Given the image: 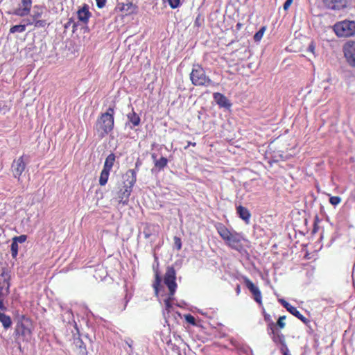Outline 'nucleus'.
<instances>
[{"label": "nucleus", "instance_id": "obj_1", "mask_svg": "<svg viewBox=\"0 0 355 355\" xmlns=\"http://www.w3.org/2000/svg\"><path fill=\"white\" fill-rule=\"evenodd\" d=\"M123 187L118 191L116 198L119 202L126 205L129 201V197L132 191V188L136 182V171L128 170L125 173Z\"/></svg>", "mask_w": 355, "mask_h": 355}, {"label": "nucleus", "instance_id": "obj_2", "mask_svg": "<svg viewBox=\"0 0 355 355\" xmlns=\"http://www.w3.org/2000/svg\"><path fill=\"white\" fill-rule=\"evenodd\" d=\"M114 108L110 107L105 113L101 114L98 118L95 130L101 138L104 137L113 130L114 124Z\"/></svg>", "mask_w": 355, "mask_h": 355}, {"label": "nucleus", "instance_id": "obj_3", "mask_svg": "<svg viewBox=\"0 0 355 355\" xmlns=\"http://www.w3.org/2000/svg\"><path fill=\"white\" fill-rule=\"evenodd\" d=\"M176 272L173 267L168 266L166 268L164 277V283L169 291L168 297L164 300L165 310L170 312L172 308L171 301L173 300V295L176 291Z\"/></svg>", "mask_w": 355, "mask_h": 355}, {"label": "nucleus", "instance_id": "obj_4", "mask_svg": "<svg viewBox=\"0 0 355 355\" xmlns=\"http://www.w3.org/2000/svg\"><path fill=\"white\" fill-rule=\"evenodd\" d=\"M33 325L31 320L22 315L18 318L15 326V334L16 339L21 338L24 341H28L32 336Z\"/></svg>", "mask_w": 355, "mask_h": 355}, {"label": "nucleus", "instance_id": "obj_5", "mask_svg": "<svg viewBox=\"0 0 355 355\" xmlns=\"http://www.w3.org/2000/svg\"><path fill=\"white\" fill-rule=\"evenodd\" d=\"M223 241L231 249L241 252L243 250V241L244 238L240 233L234 230L223 229Z\"/></svg>", "mask_w": 355, "mask_h": 355}, {"label": "nucleus", "instance_id": "obj_6", "mask_svg": "<svg viewBox=\"0 0 355 355\" xmlns=\"http://www.w3.org/2000/svg\"><path fill=\"white\" fill-rule=\"evenodd\" d=\"M10 272L6 268L1 269L0 274V310L5 311L4 300L10 293Z\"/></svg>", "mask_w": 355, "mask_h": 355}, {"label": "nucleus", "instance_id": "obj_7", "mask_svg": "<svg viewBox=\"0 0 355 355\" xmlns=\"http://www.w3.org/2000/svg\"><path fill=\"white\" fill-rule=\"evenodd\" d=\"M334 31L340 37H348L355 35V21L344 20L334 26Z\"/></svg>", "mask_w": 355, "mask_h": 355}, {"label": "nucleus", "instance_id": "obj_8", "mask_svg": "<svg viewBox=\"0 0 355 355\" xmlns=\"http://www.w3.org/2000/svg\"><path fill=\"white\" fill-rule=\"evenodd\" d=\"M190 79L196 86H207L211 82L204 69L198 64L193 65L190 73Z\"/></svg>", "mask_w": 355, "mask_h": 355}, {"label": "nucleus", "instance_id": "obj_9", "mask_svg": "<svg viewBox=\"0 0 355 355\" xmlns=\"http://www.w3.org/2000/svg\"><path fill=\"white\" fill-rule=\"evenodd\" d=\"M26 160H28V157L22 155L17 159H15L11 165V171L13 177L20 181V176L24 171L26 166Z\"/></svg>", "mask_w": 355, "mask_h": 355}, {"label": "nucleus", "instance_id": "obj_10", "mask_svg": "<svg viewBox=\"0 0 355 355\" xmlns=\"http://www.w3.org/2000/svg\"><path fill=\"white\" fill-rule=\"evenodd\" d=\"M32 0H21L18 7L15 8L12 14L19 17L27 16L31 11Z\"/></svg>", "mask_w": 355, "mask_h": 355}, {"label": "nucleus", "instance_id": "obj_11", "mask_svg": "<svg viewBox=\"0 0 355 355\" xmlns=\"http://www.w3.org/2000/svg\"><path fill=\"white\" fill-rule=\"evenodd\" d=\"M344 53L348 64L355 67V42H349L345 44Z\"/></svg>", "mask_w": 355, "mask_h": 355}, {"label": "nucleus", "instance_id": "obj_12", "mask_svg": "<svg viewBox=\"0 0 355 355\" xmlns=\"http://www.w3.org/2000/svg\"><path fill=\"white\" fill-rule=\"evenodd\" d=\"M279 302L292 315L297 318L304 324H308L309 320L305 318L303 315H302L300 311L294 306L291 305L288 302H286L284 299H279Z\"/></svg>", "mask_w": 355, "mask_h": 355}, {"label": "nucleus", "instance_id": "obj_13", "mask_svg": "<svg viewBox=\"0 0 355 355\" xmlns=\"http://www.w3.org/2000/svg\"><path fill=\"white\" fill-rule=\"evenodd\" d=\"M246 287L249 289L253 295L254 300L259 304H262V295L259 288L252 283L249 279H244Z\"/></svg>", "mask_w": 355, "mask_h": 355}, {"label": "nucleus", "instance_id": "obj_14", "mask_svg": "<svg viewBox=\"0 0 355 355\" xmlns=\"http://www.w3.org/2000/svg\"><path fill=\"white\" fill-rule=\"evenodd\" d=\"M325 6L331 10H341L347 6L348 0H323Z\"/></svg>", "mask_w": 355, "mask_h": 355}, {"label": "nucleus", "instance_id": "obj_15", "mask_svg": "<svg viewBox=\"0 0 355 355\" xmlns=\"http://www.w3.org/2000/svg\"><path fill=\"white\" fill-rule=\"evenodd\" d=\"M128 122L125 124L129 125L130 129H133L134 127L138 126L140 124L141 119L139 116L134 111V108L132 107V110L127 114Z\"/></svg>", "mask_w": 355, "mask_h": 355}, {"label": "nucleus", "instance_id": "obj_16", "mask_svg": "<svg viewBox=\"0 0 355 355\" xmlns=\"http://www.w3.org/2000/svg\"><path fill=\"white\" fill-rule=\"evenodd\" d=\"M78 19L83 24H87L90 17L91 12L89 10V6L87 4L78 10L77 12Z\"/></svg>", "mask_w": 355, "mask_h": 355}, {"label": "nucleus", "instance_id": "obj_17", "mask_svg": "<svg viewBox=\"0 0 355 355\" xmlns=\"http://www.w3.org/2000/svg\"><path fill=\"white\" fill-rule=\"evenodd\" d=\"M168 164V159L164 157H161L154 163V167L151 169V173L157 174L162 171Z\"/></svg>", "mask_w": 355, "mask_h": 355}, {"label": "nucleus", "instance_id": "obj_18", "mask_svg": "<svg viewBox=\"0 0 355 355\" xmlns=\"http://www.w3.org/2000/svg\"><path fill=\"white\" fill-rule=\"evenodd\" d=\"M236 213L237 214L239 215V216L243 220L245 221V223L246 224H249L250 223V217H251V214L250 212V211L241 206V205H239L236 207Z\"/></svg>", "mask_w": 355, "mask_h": 355}, {"label": "nucleus", "instance_id": "obj_19", "mask_svg": "<svg viewBox=\"0 0 355 355\" xmlns=\"http://www.w3.org/2000/svg\"><path fill=\"white\" fill-rule=\"evenodd\" d=\"M156 232V226L153 224L146 223L144 227L143 234L145 239H149L152 235Z\"/></svg>", "mask_w": 355, "mask_h": 355}, {"label": "nucleus", "instance_id": "obj_20", "mask_svg": "<svg viewBox=\"0 0 355 355\" xmlns=\"http://www.w3.org/2000/svg\"><path fill=\"white\" fill-rule=\"evenodd\" d=\"M0 322L5 330L11 327L12 322L11 318L4 313L0 312Z\"/></svg>", "mask_w": 355, "mask_h": 355}, {"label": "nucleus", "instance_id": "obj_21", "mask_svg": "<svg viewBox=\"0 0 355 355\" xmlns=\"http://www.w3.org/2000/svg\"><path fill=\"white\" fill-rule=\"evenodd\" d=\"M116 156L114 153H110L105 159L103 168L111 171L114 164Z\"/></svg>", "mask_w": 355, "mask_h": 355}, {"label": "nucleus", "instance_id": "obj_22", "mask_svg": "<svg viewBox=\"0 0 355 355\" xmlns=\"http://www.w3.org/2000/svg\"><path fill=\"white\" fill-rule=\"evenodd\" d=\"M110 171L107 170L105 168H103L100 178H99V184L101 186H105L108 180L109 175H110Z\"/></svg>", "mask_w": 355, "mask_h": 355}, {"label": "nucleus", "instance_id": "obj_23", "mask_svg": "<svg viewBox=\"0 0 355 355\" xmlns=\"http://www.w3.org/2000/svg\"><path fill=\"white\" fill-rule=\"evenodd\" d=\"M44 8L39 6H35L33 10V12L31 15V17L33 19V21L39 19L43 14Z\"/></svg>", "mask_w": 355, "mask_h": 355}, {"label": "nucleus", "instance_id": "obj_24", "mask_svg": "<svg viewBox=\"0 0 355 355\" xmlns=\"http://www.w3.org/2000/svg\"><path fill=\"white\" fill-rule=\"evenodd\" d=\"M155 282H154V283L153 284V288L155 290V293L157 296L159 291V287H162V286L161 285L162 278L159 276V274L158 271L155 272Z\"/></svg>", "mask_w": 355, "mask_h": 355}, {"label": "nucleus", "instance_id": "obj_25", "mask_svg": "<svg viewBox=\"0 0 355 355\" xmlns=\"http://www.w3.org/2000/svg\"><path fill=\"white\" fill-rule=\"evenodd\" d=\"M272 340L275 343H280L282 345V343H284L285 337L281 333H275L272 334Z\"/></svg>", "mask_w": 355, "mask_h": 355}, {"label": "nucleus", "instance_id": "obj_26", "mask_svg": "<svg viewBox=\"0 0 355 355\" xmlns=\"http://www.w3.org/2000/svg\"><path fill=\"white\" fill-rule=\"evenodd\" d=\"M26 24L15 25L10 28V33H23L26 31Z\"/></svg>", "mask_w": 355, "mask_h": 355}, {"label": "nucleus", "instance_id": "obj_27", "mask_svg": "<svg viewBox=\"0 0 355 355\" xmlns=\"http://www.w3.org/2000/svg\"><path fill=\"white\" fill-rule=\"evenodd\" d=\"M266 30V26H262L259 31H257L254 35V40L256 42H260L262 39L263 34Z\"/></svg>", "mask_w": 355, "mask_h": 355}, {"label": "nucleus", "instance_id": "obj_28", "mask_svg": "<svg viewBox=\"0 0 355 355\" xmlns=\"http://www.w3.org/2000/svg\"><path fill=\"white\" fill-rule=\"evenodd\" d=\"M18 244L15 241L12 240V242L10 245L11 254L13 259H16L18 254Z\"/></svg>", "mask_w": 355, "mask_h": 355}, {"label": "nucleus", "instance_id": "obj_29", "mask_svg": "<svg viewBox=\"0 0 355 355\" xmlns=\"http://www.w3.org/2000/svg\"><path fill=\"white\" fill-rule=\"evenodd\" d=\"M35 22V28H44L46 25H49L46 20L45 19H37L33 21Z\"/></svg>", "mask_w": 355, "mask_h": 355}, {"label": "nucleus", "instance_id": "obj_30", "mask_svg": "<svg viewBox=\"0 0 355 355\" xmlns=\"http://www.w3.org/2000/svg\"><path fill=\"white\" fill-rule=\"evenodd\" d=\"M286 320V316H280L276 323V325L278 326L280 329H284L286 326V323L284 320Z\"/></svg>", "mask_w": 355, "mask_h": 355}, {"label": "nucleus", "instance_id": "obj_31", "mask_svg": "<svg viewBox=\"0 0 355 355\" xmlns=\"http://www.w3.org/2000/svg\"><path fill=\"white\" fill-rule=\"evenodd\" d=\"M214 101L217 103V104L222 107V94L216 92L214 94Z\"/></svg>", "mask_w": 355, "mask_h": 355}, {"label": "nucleus", "instance_id": "obj_32", "mask_svg": "<svg viewBox=\"0 0 355 355\" xmlns=\"http://www.w3.org/2000/svg\"><path fill=\"white\" fill-rule=\"evenodd\" d=\"M27 239L26 235H20L19 236H15L12 240L15 241L16 243H24Z\"/></svg>", "mask_w": 355, "mask_h": 355}, {"label": "nucleus", "instance_id": "obj_33", "mask_svg": "<svg viewBox=\"0 0 355 355\" xmlns=\"http://www.w3.org/2000/svg\"><path fill=\"white\" fill-rule=\"evenodd\" d=\"M171 8L175 9L180 5V0H167Z\"/></svg>", "mask_w": 355, "mask_h": 355}, {"label": "nucleus", "instance_id": "obj_34", "mask_svg": "<svg viewBox=\"0 0 355 355\" xmlns=\"http://www.w3.org/2000/svg\"><path fill=\"white\" fill-rule=\"evenodd\" d=\"M341 201V198L339 196H331L329 198V202L332 205H337Z\"/></svg>", "mask_w": 355, "mask_h": 355}, {"label": "nucleus", "instance_id": "obj_35", "mask_svg": "<svg viewBox=\"0 0 355 355\" xmlns=\"http://www.w3.org/2000/svg\"><path fill=\"white\" fill-rule=\"evenodd\" d=\"M184 318L186 320V321L191 324H193V325H195L196 324V319L195 318L191 315V314H187V315H184Z\"/></svg>", "mask_w": 355, "mask_h": 355}, {"label": "nucleus", "instance_id": "obj_36", "mask_svg": "<svg viewBox=\"0 0 355 355\" xmlns=\"http://www.w3.org/2000/svg\"><path fill=\"white\" fill-rule=\"evenodd\" d=\"M174 245L175 246V248H177V250H180L182 248V241H181V239L178 237V236H175L174 237Z\"/></svg>", "mask_w": 355, "mask_h": 355}, {"label": "nucleus", "instance_id": "obj_37", "mask_svg": "<svg viewBox=\"0 0 355 355\" xmlns=\"http://www.w3.org/2000/svg\"><path fill=\"white\" fill-rule=\"evenodd\" d=\"M282 347L280 349V351L283 355L289 354V349L286 345V341L284 343H282Z\"/></svg>", "mask_w": 355, "mask_h": 355}, {"label": "nucleus", "instance_id": "obj_38", "mask_svg": "<svg viewBox=\"0 0 355 355\" xmlns=\"http://www.w3.org/2000/svg\"><path fill=\"white\" fill-rule=\"evenodd\" d=\"M268 329L270 331L269 334H274L275 333V327L277 326L272 321L268 322Z\"/></svg>", "mask_w": 355, "mask_h": 355}, {"label": "nucleus", "instance_id": "obj_39", "mask_svg": "<svg viewBox=\"0 0 355 355\" xmlns=\"http://www.w3.org/2000/svg\"><path fill=\"white\" fill-rule=\"evenodd\" d=\"M125 343L128 345V347L130 348V350L128 351V353H132V344H133V340L131 339V338H126L125 340Z\"/></svg>", "mask_w": 355, "mask_h": 355}, {"label": "nucleus", "instance_id": "obj_40", "mask_svg": "<svg viewBox=\"0 0 355 355\" xmlns=\"http://www.w3.org/2000/svg\"><path fill=\"white\" fill-rule=\"evenodd\" d=\"M107 0H96V6L98 8H103L106 3Z\"/></svg>", "mask_w": 355, "mask_h": 355}, {"label": "nucleus", "instance_id": "obj_41", "mask_svg": "<svg viewBox=\"0 0 355 355\" xmlns=\"http://www.w3.org/2000/svg\"><path fill=\"white\" fill-rule=\"evenodd\" d=\"M231 105L232 104L230 103L229 100L223 96V108L229 110Z\"/></svg>", "mask_w": 355, "mask_h": 355}, {"label": "nucleus", "instance_id": "obj_42", "mask_svg": "<svg viewBox=\"0 0 355 355\" xmlns=\"http://www.w3.org/2000/svg\"><path fill=\"white\" fill-rule=\"evenodd\" d=\"M293 0H286V2L284 4V9L285 10H287L289 7L291 6V3H293Z\"/></svg>", "mask_w": 355, "mask_h": 355}, {"label": "nucleus", "instance_id": "obj_43", "mask_svg": "<svg viewBox=\"0 0 355 355\" xmlns=\"http://www.w3.org/2000/svg\"><path fill=\"white\" fill-rule=\"evenodd\" d=\"M264 320L267 322H270L272 321V319H271L270 315L269 314H268V313H264Z\"/></svg>", "mask_w": 355, "mask_h": 355}, {"label": "nucleus", "instance_id": "obj_44", "mask_svg": "<svg viewBox=\"0 0 355 355\" xmlns=\"http://www.w3.org/2000/svg\"><path fill=\"white\" fill-rule=\"evenodd\" d=\"M33 24L35 26V22H33V19L31 18V19H28L26 21V25H32Z\"/></svg>", "mask_w": 355, "mask_h": 355}, {"label": "nucleus", "instance_id": "obj_45", "mask_svg": "<svg viewBox=\"0 0 355 355\" xmlns=\"http://www.w3.org/2000/svg\"><path fill=\"white\" fill-rule=\"evenodd\" d=\"M151 157L153 159V163H155V161H157L158 159H157V155L155 153H152Z\"/></svg>", "mask_w": 355, "mask_h": 355}, {"label": "nucleus", "instance_id": "obj_46", "mask_svg": "<svg viewBox=\"0 0 355 355\" xmlns=\"http://www.w3.org/2000/svg\"><path fill=\"white\" fill-rule=\"evenodd\" d=\"M126 6H127L128 7H132V3H128ZM128 8H128L126 9V10H128ZM121 10H125V6H124L121 8Z\"/></svg>", "mask_w": 355, "mask_h": 355}, {"label": "nucleus", "instance_id": "obj_47", "mask_svg": "<svg viewBox=\"0 0 355 355\" xmlns=\"http://www.w3.org/2000/svg\"><path fill=\"white\" fill-rule=\"evenodd\" d=\"M140 163L139 162H137L135 164V169H134L136 172L138 171V168L139 166Z\"/></svg>", "mask_w": 355, "mask_h": 355}, {"label": "nucleus", "instance_id": "obj_48", "mask_svg": "<svg viewBox=\"0 0 355 355\" xmlns=\"http://www.w3.org/2000/svg\"><path fill=\"white\" fill-rule=\"evenodd\" d=\"M236 293L239 295L240 293V291H241V287L239 285H237L236 286Z\"/></svg>", "mask_w": 355, "mask_h": 355}, {"label": "nucleus", "instance_id": "obj_49", "mask_svg": "<svg viewBox=\"0 0 355 355\" xmlns=\"http://www.w3.org/2000/svg\"><path fill=\"white\" fill-rule=\"evenodd\" d=\"M195 24H196L197 26H199L200 25V23H199V17H197L196 21H195Z\"/></svg>", "mask_w": 355, "mask_h": 355}, {"label": "nucleus", "instance_id": "obj_50", "mask_svg": "<svg viewBox=\"0 0 355 355\" xmlns=\"http://www.w3.org/2000/svg\"><path fill=\"white\" fill-rule=\"evenodd\" d=\"M217 230L220 236H222V233H223V231H222V230H220V228H217Z\"/></svg>", "mask_w": 355, "mask_h": 355}, {"label": "nucleus", "instance_id": "obj_51", "mask_svg": "<svg viewBox=\"0 0 355 355\" xmlns=\"http://www.w3.org/2000/svg\"><path fill=\"white\" fill-rule=\"evenodd\" d=\"M217 230L220 236H222V233H223V231H222V230H220V228H217Z\"/></svg>", "mask_w": 355, "mask_h": 355}, {"label": "nucleus", "instance_id": "obj_52", "mask_svg": "<svg viewBox=\"0 0 355 355\" xmlns=\"http://www.w3.org/2000/svg\"><path fill=\"white\" fill-rule=\"evenodd\" d=\"M309 49H310L311 51H313V49H314V47H313V46L312 44H311V45L309 46Z\"/></svg>", "mask_w": 355, "mask_h": 355}, {"label": "nucleus", "instance_id": "obj_53", "mask_svg": "<svg viewBox=\"0 0 355 355\" xmlns=\"http://www.w3.org/2000/svg\"><path fill=\"white\" fill-rule=\"evenodd\" d=\"M285 355H291V354L289 353V354H285Z\"/></svg>", "mask_w": 355, "mask_h": 355}]
</instances>
